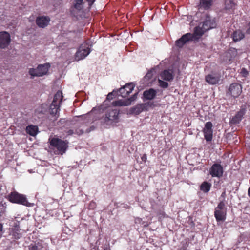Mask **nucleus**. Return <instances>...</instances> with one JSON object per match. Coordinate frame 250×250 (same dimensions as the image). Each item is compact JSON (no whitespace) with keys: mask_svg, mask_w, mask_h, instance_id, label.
I'll use <instances>...</instances> for the list:
<instances>
[{"mask_svg":"<svg viewBox=\"0 0 250 250\" xmlns=\"http://www.w3.org/2000/svg\"><path fill=\"white\" fill-rule=\"evenodd\" d=\"M26 132L29 135L35 136H36L38 132V128L35 125H28L26 128Z\"/></svg>","mask_w":250,"mask_h":250,"instance_id":"27","label":"nucleus"},{"mask_svg":"<svg viewBox=\"0 0 250 250\" xmlns=\"http://www.w3.org/2000/svg\"><path fill=\"white\" fill-rule=\"evenodd\" d=\"M135 222L136 224H143V221L141 218H136L135 219Z\"/></svg>","mask_w":250,"mask_h":250,"instance_id":"34","label":"nucleus"},{"mask_svg":"<svg viewBox=\"0 0 250 250\" xmlns=\"http://www.w3.org/2000/svg\"><path fill=\"white\" fill-rule=\"evenodd\" d=\"M190 27H193V31H208L216 27V24L214 19L207 16L205 20L199 23L197 21L193 20L190 22Z\"/></svg>","mask_w":250,"mask_h":250,"instance_id":"1","label":"nucleus"},{"mask_svg":"<svg viewBox=\"0 0 250 250\" xmlns=\"http://www.w3.org/2000/svg\"><path fill=\"white\" fill-rule=\"evenodd\" d=\"M212 124L210 122H207L203 129L204 137L207 141H210L212 139Z\"/></svg>","mask_w":250,"mask_h":250,"instance_id":"15","label":"nucleus"},{"mask_svg":"<svg viewBox=\"0 0 250 250\" xmlns=\"http://www.w3.org/2000/svg\"><path fill=\"white\" fill-rule=\"evenodd\" d=\"M11 42V38L8 32H0V48H6Z\"/></svg>","mask_w":250,"mask_h":250,"instance_id":"14","label":"nucleus"},{"mask_svg":"<svg viewBox=\"0 0 250 250\" xmlns=\"http://www.w3.org/2000/svg\"><path fill=\"white\" fill-rule=\"evenodd\" d=\"M237 55V51L235 48H231L226 53L225 56H227V59L226 61H230L231 59L234 58Z\"/></svg>","mask_w":250,"mask_h":250,"instance_id":"25","label":"nucleus"},{"mask_svg":"<svg viewBox=\"0 0 250 250\" xmlns=\"http://www.w3.org/2000/svg\"><path fill=\"white\" fill-rule=\"evenodd\" d=\"M148 105L146 104H141L136 105L130 109V112L132 114L139 115L143 111L147 110Z\"/></svg>","mask_w":250,"mask_h":250,"instance_id":"17","label":"nucleus"},{"mask_svg":"<svg viewBox=\"0 0 250 250\" xmlns=\"http://www.w3.org/2000/svg\"><path fill=\"white\" fill-rule=\"evenodd\" d=\"M42 245L39 243L36 244H31L28 246L27 249L25 250H42Z\"/></svg>","mask_w":250,"mask_h":250,"instance_id":"31","label":"nucleus"},{"mask_svg":"<svg viewBox=\"0 0 250 250\" xmlns=\"http://www.w3.org/2000/svg\"><path fill=\"white\" fill-rule=\"evenodd\" d=\"M246 113V109L244 108H241L237 112L236 115L232 119L231 122L234 124L239 123L242 119L243 116Z\"/></svg>","mask_w":250,"mask_h":250,"instance_id":"21","label":"nucleus"},{"mask_svg":"<svg viewBox=\"0 0 250 250\" xmlns=\"http://www.w3.org/2000/svg\"><path fill=\"white\" fill-rule=\"evenodd\" d=\"M137 96V93H135L130 98L128 99L126 101H117L114 102V104L116 106H128L129 105L131 102L135 101Z\"/></svg>","mask_w":250,"mask_h":250,"instance_id":"19","label":"nucleus"},{"mask_svg":"<svg viewBox=\"0 0 250 250\" xmlns=\"http://www.w3.org/2000/svg\"><path fill=\"white\" fill-rule=\"evenodd\" d=\"M141 159L142 161L145 162L146 160V155L144 154L142 157Z\"/></svg>","mask_w":250,"mask_h":250,"instance_id":"41","label":"nucleus"},{"mask_svg":"<svg viewBox=\"0 0 250 250\" xmlns=\"http://www.w3.org/2000/svg\"><path fill=\"white\" fill-rule=\"evenodd\" d=\"M235 3L232 0H225V7L227 10H230L235 7Z\"/></svg>","mask_w":250,"mask_h":250,"instance_id":"30","label":"nucleus"},{"mask_svg":"<svg viewBox=\"0 0 250 250\" xmlns=\"http://www.w3.org/2000/svg\"><path fill=\"white\" fill-rule=\"evenodd\" d=\"M242 92V86L237 83H232L227 92V94L230 95L233 98L238 97Z\"/></svg>","mask_w":250,"mask_h":250,"instance_id":"11","label":"nucleus"},{"mask_svg":"<svg viewBox=\"0 0 250 250\" xmlns=\"http://www.w3.org/2000/svg\"><path fill=\"white\" fill-rule=\"evenodd\" d=\"M62 98V93L61 91H58L54 96L53 100L51 104L60 105Z\"/></svg>","mask_w":250,"mask_h":250,"instance_id":"26","label":"nucleus"},{"mask_svg":"<svg viewBox=\"0 0 250 250\" xmlns=\"http://www.w3.org/2000/svg\"><path fill=\"white\" fill-rule=\"evenodd\" d=\"M227 208L223 201H221L215 208L214 216L217 222H223L226 218Z\"/></svg>","mask_w":250,"mask_h":250,"instance_id":"5","label":"nucleus"},{"mask_svg":"<svg viewBox=\"0 0 250 250\" xmlns=\"http://www.w3.org/2000/svg\"><path fill=\"white\" fill-rule=\"evenodd\" d=\"M84 4L83 0H72V5L70 8L71 15L77 20L85 18Z\"/></svg>","mask_w":250,"mask_h":250,"instance_id":"2","label":"nucleus"},{"mask_svg":"<svg viewBox=\"0 0 250 250\" xmlns=\"http://www.w3.org/2000/svg\"><path fill=\"white\" fill-rule=\"evenodd\" d=\"M248 31H250V27Z\"/></svg>","mask_w":250,"mask_h":250,"instance_id":"47","label":"nucleus"},{"mask_svg":"<svg viewBox=\"0 0 250 250\" xmlns=\"http://www.w3.org/2000/svg\"><path fill=\"white\" fill-rule=\"evenodd\" d=\"M160 76L163 80L170 81L173 79V72L172 70H165L161 73Z\"/></svg>","mask_w":250,"mask_h":250,"instance_id":"20","label":"nucleus"},{"mask_svg":"<svg viewBox=\"0 0 250 250\" xmlns=\"http://www.w3.org/2000/svg\"><path fill=\"white\" fill-rule=\"evenodd\" d=\"M128 29H126L124 31H127Z\"/></svg>","mask_w":250,"mask_h":250,"instance_id":"48","label":"nucleus"},{"mask_svg":"<svg viewBox=\"0 0 250 250\" xmlns=\"http://www.w3.org/2000/svg\"><path fill=\"white\" fill-rule=\"evenodd\" d=\"M113 92H114V91H113L112 92L109 93L107 95V99L110 100V99H112V95H113Z\"/></svg>","mask_w":250,"mask_h":250,"instance_id":"38","label":"nucleus"},{"mask_svg":"<svg viewBox=\"0 0 250 250\" xmlns=\"http://www.w3.org/2000/svg\"><path fill=\"white\" fill-rule=\"evenodd\" d=\"M179 250H186L184 249H180Z\"/></svg>","mask_w":250,"mask_h":250,"instance_id":"46","label":"nucleus"},{"mask_svg":"<svg viewBox=\"0 0 250 250\" xmlns=\"http://www.w3.org/2000/svg\"><path fill=\"white\" fill-rule=\"evenodd\" d=\"M248 194L249 196L250 197V187L248 189Z\"/></svg>","mask_w":250,"mask_h":250,"instance_id":"43","label":"nucleus"},{"mask_svg":"<svg viewBox=\"0 0 250 250\" xmlns=\"http://www.w3.org/2000/svg\"><path fill=\"white\" fill-rule=\"evenodd\" d=\"M49 66L48 64L39 65L36 68H30L29 74L31 76V78L42 76L46 74Z\"/></svg>","mask_w":250,"mask_h":250,"instance_id":"6","label":"nucleus"},{"mask_svg":"<svg viewBox=\"0 0 250 250\" xmlns=\"http://www.w3.org/2000/svg\"><path fill=\"white\" fill-rule=\"evenodd\" d=\"M83 132H81L80 134H83Z\"/></svg>","mask_w":250,"mask_h":250,"instance_id":"49","label":"nucleus"},{"mask_svg":"<svg viewBox=\"0 0 250 250\" xmlns=\"http://www.w3.org/2000/svg\"><path fill=\"white\" fill-rule=\"evenodd\" d=\"M119 111L117 109H109L105 114L104 121L107 125L118 122Z\"/></svg>","mask_w":250,"mask_h":250,"instance_id":"7","label":"nucleus"},{"mask_svg":"<svg viewBox=\"0 0 250 250\" xmlns=\"http://www.w3.org/2000/svg\"><path fill=\"white\" fill-rule=\"evenodd\" d=\"M87 0L89 3V6H91L94 3V2L95 1V0Z\"/></svg>","mask_w":250,"mask_h":250,"instance_id":"40","label":"nucleus"},{"mask_svg":"<svg viewBox=\"0 0 250 250\" xmlns=\"http://www.w3.org/2000/svg\"><path fill=\"white\" fill-rule=\"evenodd\" d=\"M68 134H69V135H71V134H72L73 132V131H72V130H70L68 132Z\"/></svg>","mask_w":250,"mask_h":250,"instance_id":"42","label":"nucleus"},{"mask_svg":"<svg viewBox=\"0 0 250 250\" xmlns=\"http://www.w3.org/2000/svg\"><path fill=\"white\" fill-rule=\"evenodd\" d=\"M91 52L89 45L84 43L79 48L75 54V60L80 61L84 59Z\"/></svg>","mask_w":250,"mask_h":250,"instance_id":"9","label":"nucleus"},{"mask_svg":"<svg viewBox=\"0 0 250 250\" xmlns=\"http://www.w3.org/2000/svg\"><path fill=\"white\" fill-rule=\"evenodd\" d=\"M21 229L20 228L19 223L18 222H14L12 227L10 229V235L15 239H20L22 235Z\"/></svg>","mask_w":250,"mask_h":250,"instance_id":"13","label":"nucleus"},{"mask_svg":"<svg viewBox=\"0 0 250 250\" xmlns=\"http://www.w3.org/2000/svg\"><path fill=\"white\" fill-rule=\"evenodd\" d=\"M59 105L56 104H51L50 106V114L55 116V119H56L59 117Z\"/></svg>","mask_w":250,"mask_h":250,"instance_id":"24","label":"nucleus"},{"mask_svg":"<svg viewBox=\"0 0 250 250\" xmlns=\"http://www.w3.org/2000/svg\"><path fill=\"white\" fill-rule=\"evenodd\" d=\"M144 97L147 100H152L155 98L156 95V91L152 88L148 90H146L143 93Z\"/></svg>","mask_w":250,"mask_h":250,"instance_id":"22","label":"nucleus"},{"mask_svg":"<svg viewBox=\"0 0 250 250\" xmlns=\"http://www.w3.org/2000/svg\"><path fill=\"white\" fill-rule=\"evenodd\" d=\"M241 73L245 77H246L248 75V73L247 71L245 68H243L241 70Z\"/></svg>","mask_w":250,"mask_h":250,"instance_id":"36","label":"nucleus"},{"mask_svg":"<svg viewBox=\"0 0 250 250\" xmlns=\"http://www.w3.org/2000/svg\"><path fill=\"white\" fill-rule=\"evenodd\" d=\"M50 21V18L47 16H41L37 18L36 22L38 26L44 28L46 27Z\"/></svg>","mask_w":250,"mask_h":250,"instance_id":"18","label":"nucleus"},{"mask_svg":"<svg viewBox=\"0 0 250 250\" xmlns=\"http://www.w3.org/2000/svg\"><path fill=\"white\" fill-rule=\"evenodd\" d=\"M163 80L162 79H158V82H159V85L161 87H163V88H167L168 85V84L167 82H165L164 81H163Z\"/></svg>","mask_w":250,"mask_h":250,"instance_id":"32","label":"nucleus"},{"mask_svg":"<svg viewBox=\"0 0 250 250\" xmlns=\"http://www.w3.org/2000/svg\"><path fill=\"white\" fill-rule=\"evenodd\" d=\"M212 4V0H200L198 5L199 9L207 10Z\"/></svg>","mask_w":250,"mask_h":250,"instance_id":"23","label":"nucleus"},{"mask_svg":"<svg viewBox=\"0 0 250 250\" xmlns=\"http://www.w3.org/2000/svg\"><path fill=\"white\" fill-rule=\"evenodd\" d=\"M89 207L90 208L93 209L96 207V203L94 202H91L89 204Z\"/></svg>","mask_w":250,"mask_h":250,"instance_id":"35","label":"nucleus"},{"mask_svg":"<svg viewBox=\"0 0 250 250\" xmlns=\"http://www.w3.org/2000/svg\"><path fill=\"white\" fill-rule=\"evenodd\" d=\"M187 18L189 19V20H191L192 19L191 16H187Z\"/></svg>","mask_w":250,"mask_h":250,"instance_id":"44","label":"nucleus"},{"mask_svg":"<svg viewBox=\"0 0 250 250\" xmlns=\"http://www.w3.org/2000/svg\"><path fill=\"white\" fill-rule=\"evenodd\" d=\"M231 37L234 42H238L244 37L243 32H233Z\"/></svg>","mask_w":250,"mask_h":250,"instance_id":"29","label":"nucleus"},{"mask_svg":"<svg viewBox=\"0 0 250 250\" xmlns=\"http://www.w3.org/2000/svg\"><path fill=\"white\" fill-rule=\"evenodd\" d=\"M51 146L54 149H56L58 154L62 155L65 152L68 147V142L61 139L53 138L50 140Z\"/></svg>","mask_w":250,"mask_h":250,"instance_id":"4","label":"nucleus"},{"mask_svg":"<svg viewBox=\"0 0 250 250\" xmlns=\"http://www.w3.org/2000/svg\"><path fill=\"white\" fill-rule=\"evenodd\" d=\"M104 250H110L109 248L106 247V248H104Z\"/></svg>","mask_w":250,"mask_h":250,"instance_id":"45","label":"nucleus"},{"mask_svg":"<svg viewBox=\"0 0 250 250\" xmlns=\"http://www.w3.org/2000/svg\"><path fill=\"white\" fill-rule=\"evenodd\" d=\"M5 16H4L3 14H2L1 16H0V23H3V21L5 19Z\"/></svg>","mask_w":250,"mask_h":250,"instance_id":"37","label":"nucleus"},{"mask_svg":"<svg viewBox=\"0 0 250 250\" xmlns=\"http://www.w3.org/2000/svg\"><path fill=\"white\" fill-rule=\"evenodd\" d=\"M204 32H190L183 35L181 38L176 41V44L179 47H182L188 41H197L203 35Z\"/></svg>","mask_w":250,"mask_h":250,"instance_id":"3","label":"nucleus"},{"mask_svg":"<svg viewBox=\"0 0 250 250\" xmlns=\"http://www.w3.org/2000/svg\"><path fill=\"white\" fill-rule=\"evenodd\" d=\"M211 187V184L207 182H204L200 186V190L205 193L209 191Z\"/></svg>","mask_w":250,"mask_h":250,"instance_id":"28","label":"nucleus"},{"mask_svg":"<svg viewBox=\"0 0 250 250\" xmlns=\"http://www.w3.org/2000/svg\"><path fill=\"white\" fill-rule=\"evenodd\" d=\"M209 173L212 177L220 178L223 175V167L219 164H214L211 167Z\"/></svg>","mask_w":250,"mask_h":250,"instance_id":"12","label":"nucleus"},{"mask_svg":"<svg viewBox=\"0 0 250 250\" xmlns=\"http://www.w3.org/2000/svg\"><path fill=\"white\" fill-rule=\"evenodd\" d=\"M90 113L86 115L84 118L86 119V121L85 122V123H89L92 121V120L90 119Z\"/></svg>","mask_w":250,"mask_h":250,"instance_id":"33","label":"nucleus"},{"mask_svg":"<svg viewBox=\"0 0 250 250\" xmlns=\"http://www.w3.org/2000/svg\"><path fill=\"white\" fill-rule=\"evenodd\" d=\"M9 200L11 202L22 204L28 206V202L26 198L23 195L16 192H12L9 196Z\"/></svg>","mask_w":250,"mask_h":250,"instance_id":"8","label":"nucleus"},{"mask_svg":"<svg viewBox=\"0 0 250 250\" xmlns=\"http://www.w3.org/2000/svg\"><path fill=\"white\" fill-rule=\"evenodd\" d=\"M152 76V74H151V72H148L146 76H145V78H150Z\"/></svg>","mask_w":250,"mask_h":250,"instance_id":"39","label":"nucleus"},{"mask_svg":"<svg viewBox=\"0 0 250 250\" xmlns=\"http://www.w3.org/2000/svg\"><path fill=\"white\" fill-rule=\"evenodd\" d=\"M134 87L133 83H128L119 89L120 95L123 98L126 97L132 92Z\"/></svg>","mask_w":250,"mask_h":250,"instance_id":"16","label":"nucleus"},{"mask_svg":"<svg viewBox=\"0 0 250 250\" xmlns=\"http://www.w3.org/2000/svg\"><path fill=\"white\" fill-rule=\"evenodd\" d=\"M207 83L211 85L219 84L221 81V75L220 73H213L207 75L205 77Z\"/></svg>","mask_w":250,"mask_h":250,"instance_id":"10","label":"nucleus"}]
</instances>
